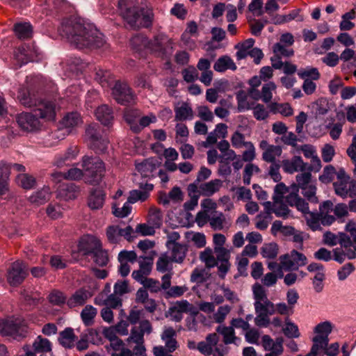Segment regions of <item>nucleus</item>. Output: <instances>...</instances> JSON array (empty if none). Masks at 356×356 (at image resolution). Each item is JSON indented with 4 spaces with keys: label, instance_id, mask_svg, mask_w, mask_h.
I'll list each match as a JSON object with an SVG mask.
<instances>
[{
    "label": "nucleus",
    "instance_id": "obj_1",
    "mask_svg": "<svg viewBox=\"0 0 356 356\" xmlns=\"http://www.w3.org/2000/svg\"><path fill=\"white\" fill-rule=\"evenodd\" d=\"M17 99L26 107L35 106L33 113H22L18 115L17 122L19 126L27 131H33L39 129L40 119L54 120L56 115V105L54 102L44 99L38 101L33 97L26 88H20Z\"/></svg>",
    "mask_w": 356,
    "mask_h": 356
},
{
    "label": "nucleus",
    "instance_id": "obj_2",
    "mask_svg": "<svg viewBox=\"0 0 356 356\" xmlns=\"http://www.w3.org/2000/svg\"><path fill=\"white\" fill-rule=\"evenodd\" d=\"M118 13L125 26L133 30L152 26L154 13L151 8L140 6L138 0H119Z\"/></svg>",
    "mask_w": 356,
    "mask_h": 356
},
{
    "label": "nucleus",
    "instance_id": "obj_3",
    "mask_svg": "<svg viewBox=\"0 0 356 356\" xmlns=\"http://www.w3.org/2000/svg\"><path fill=\"white\" fill-rule=\"evenodd\" d=\"M59 33L67 42L74 44H99L106 42L104 35L93 27H85L75 19L63 21Z\"/></svg>",
    "mask_w": 356,
    "mask_h": 356
},
{
    "label": "nucleus",
    "instance_id": "obj_4",
    "mask_svg": "<svg viewBox=\"0 0 356 356\" xmlns=\"http://www.w3.org/2000/svg\"><path fill=\"white\" fill-rule=\"evenodd\" d=\"M346 230L350 233V237L346 234H339V244L341 249L335 248L333 250L334 259L339 262L342 263L345 257L348 259H353L356 258V224L353 221L348 222L346 225Z\"/></svg>",
    "mask_w": 356,
    "mask_h": 356
},
{
    "label": "nucleus",
    "instance_id": "obj_5",
    "mask_svg": "<svg viewBox=\"0 0 356 356\" xmlns=\"http://www.w3.org/2000/svg\"><path fill=\"white\" fill-rule=\"evenodd\" d=\"M82 167L85 171V181L90 184H98L104 176L105 167L98 157L85 156L82 158Z\"/></svg>",
    "mask_w": 356,
    "mask_h": 356
},
{
    "label": "nucleus",
    "instance_id": "obj_6",
    "mask_svg": "<svg viewBox=\"0 0 356 356\" xmlns=\"http://www.w3.org/2000/svg\"><path fill=\"white\" fill-rule=\"evenodd\" d=\"M27 332V324L20 316H10L0 320V333L14 339L23 337Z\"/></svg>",
    "mask_w": 356,
    "mask_h": 356
},
{
    "label": "nucleus",
    "instance_id": "obj_7",
    "mask_svg": "<svg viewBox=\"0 0 356 356\" xmlns=\"http://www.w3.org/2000/svg\"><path fill=\"white\" fill-rule=\"evenodd\" d=\"M86 136L90 148L97 153L104 152L107 149L108 138L103 135V132L98 125H90L86 129Z\"/></svg>",
    "mask_w": 356,
    "mask_h": 356
},
{
    "label": "nucleus",
    "instance_id": "obj_8",
    "mask_svg": "<svg viewBox=\"0 0 356 356\" xmlns=\"http://www.w3.org/2000/svg\"><path fill=\"white\" fill-rule=\"evenodd\" d=\"M334 328V325L328 321L318 323L314 328V337L312 346L318 350L326 348L329 343V335Z\"/></svg>",
    "mask_w": 356,
    "mask_h": 356
},
{
    "label": "nucleus",
    "instance_id": "obj_9",
    "mask_svg": "<svg viewBox=\"0 0 356 356\" xmlns=\"http://www.w3.org/2000/svg\"><path fill=\"white\" fill-rule=\"evenodd\" d=\"M256 317L255 324L259 327H268L270 323L269 316L275 313V305L269 300L263 302H254Z\"/></svg>",
    "mask_w": 356,
    "mask_h": 356
},
{
    "label": "nucleus",
    "instance_id": "obj_10",
    "mask_svg": "<svg viewBox=\"0 0 356 356\" xmlns=\"http://www.w3.org/2000/svg\"><path fill=\"white\" fill-rule=\"evenodd\" d=\"M82 123L80 114L77 112H71L66 114L61 120L62 129L52 133L51 137L63 140L66 134L72 132V129Z\"/></svg>",
    "mask_w": 356,
    "mask_h": 356
},
{
    "label": "nucleus",
    "instance_id": "obj_11",
    "mask_svg": "<svg viewBox=\"0 0 356 356\" xmlns=\"http://www.w3.org/2000/svg\"><path fill=\"white\" fill-rule=\"evenodd\" d=\"M83 242L92 245V247L86 248V253H91L94 261L97 265L104 266L107 264L108 261L107 252L101 248V242L97 237L91 235L87 236L83 239Z\"/></svg>",
    "mask_w": 356,
    "mask_h": 356
},
{
    "label": "nucleus",
    "instance_id": "obj_12",
    "mask_svg": "<svg viewBox=\"0 0 356 356\" xmlns=\"http://www.w3.org/2000/svg\"><path fill=\"white\" fill-rule=\"evenodd\" d=\"M280 268L285 270H296L299 267L304 266L307 263V259L305 254L296 250H292L288 254L280 257Z\"/></svg>",
    "mask_w": 356,
    "mask_h": 356
},
{
    "label": "nucleus",
    "instance_id": "obj_13",
    "mask_svg": "<svg viewBox=\"0 0 356 356\" xmlns=\"http://www.w3.org/2000/svg\"><path fill=\"white\" fill-rule=\"evenodd\" d=\"M112 94L114 99L123 105L134 102L135 95L126 83L116 81L112 88Z\"/></svg>",
    "mask_w": 356,
    "mask_h": 356
},
{
    "label": "nucleus",
    "instance_id": "obj_14",
    "mask_svg": "<svg viewBox=\"0 0 356 356\" xmlns=\"http://www.w3.org/2000/svg\"><path fill=\"white\" fill-rule=\"evenodd\" d=\"M27 275V267L22 261H16L9 268L7 274L8 283L17 286L22 283Z\"/></svg>",
    "mask_w": 356,
    "mask_h": 356
},
{
    "label": "nucleus",
    "instance_id": "obj_15",
    "mask_svg": "<svg viewBox=\"0 0 356 356\" xmlns=\"http://www.w3.org/2000/svg\"><path fill=\"white\" fill-rule=\"evenodd\" d=\"M15 57L21 65L28 62H38L42 59L35 46H19L15 53Z\"/></svg>",
    "mask_w": 356,
    "mask_h": 356
},
{
    "label": "nucleus",
    "instance_id": "obj_16",
    "mask_svg": "<svg viewBox=\"0 0 356 356\" xmlns=\"http://www.w3.org/2000/svg\"><path fill=\"white\" fill-rule=\"evenodd\" d=\"M24 172L25 167L18 163L0 161V195L7 190V180L11 171Z\"/></svg>",
    "mask_w": 356,
    "mask_h": 356
},
{
    "label": "nucleus",
    "instance_id": "obj_17",
    "mask_svg": "<svg viewBox=\"0 0 356 356\" xmlns=\"http://www.w3.org/2000/svg\"><path fill=\"white\" fill-rule=\"evenodd\" d=\"M284 339L277 337L274 341L269 335H264L261 337V344L264 350L269 351L265 356H280L284 351Z\"/></svg>",
    "mask_w": 356,
    "mask_h": 356
},
{
    "label": "nucleus",
    "instance_id": "obj_18",
    "mask_svg": "<svg viewBox=\"0 0 356 356\" xmlns=\"http://www.w3.org/2000/svg\"><path fill=\"white\" fill-rule=\"evenodd\" d=\"M161 162L156 158H149L136 164L137 171L144 177H154L157 174V170Z\"/></svg>",
    "mask_w": 356,
    "mask_h": 356
},
{
    "label": "nucleus",
    "instance_id": "obj_19",
    "mask_svg": "<svg viewBox=\"0 0 356 356\" xmlns=\"http://www.w3.org/2000/svg\"><path fill=\"white\" fill-rule=\"evenodd\" d=\"M293 52L291 46H274L273 56L270 58L273 67L277 70L282 69L284 64L282 59L291 56Z\"/></svg>",
    "mask_w": 356,
    "mask_h": 356
},
{
    "label": "nucleus",
    "instance_id": "obj_20",
    "mask_svg": "<svg viewBox=\"0 0 356 356\" xmlns=\"http://www.w3.org/2000/svg\"><path fill=\"white\" fill-rule=\"evenodd\" d=\"M282 165L285 172L293 174L296 172H303L306 169L307 164L300 156H294L291 159L283 160Z\"/></svg>",
    "mask_w": 356,
    "mask_h": 356
},
{
    "label": "nucleus",
    "instance_id": "obj_21",
    "mask_svg": "<svg viewBox=\"0 0 356 356\" xmlns=\"http://www.w3.org/2000/svg\"><path fill=\"white\" fill-rule=\"evenodd\" d=\"M91 296L92 293L90 291L85 289H79L67 300L66 303L70 308L81 307L83 305Z\"/></svg>",
    "mask_w": 356,
    "mask_h": 356
},
{
    "label": "nucleus",
    "instance_id": "obj_22",
    "mask_svg": "<svg viewBox=\"0 0 356 356\" xmlns=\"http://www.w3.org/2000/svg\"><path fill=\"white\" fill-rule=\"evenodd\" d=\"M264 211L256 217V227L260 230L266 229L272 220V202L269 201L263 203Z\"/></svg>",
    "mask_w": 356,
    "mask_h": 356
},
{
    "label": "nucleus",
    "instance_id": "obj_23",
    "mask_svg": "<svg viewBox=\"0 0 356 356\" xmlns=\"http://www.w3.org/2000/svg\"><path fill=\"white\" fill-rule=\"evenodd\" d=\"M154 186L152 184H145L141 186L138 190H132L129 193L128 200L131 204L137 202H144L149 197V193L153 190Z\"/></svg>",
    "mask_w": 356,
    "mask_h": 356
},
{
    "label": "nucleus",
    "instance_id": "obj_24",
    "mask_svg": "<svg viewBox=\"0 0 356 356\" xmlns=\"http://www.w3.org/2000/svg\"><path fill=\"white\" fill-rule=\"evenodd\" d=\"M175 337L176 332L172 327L165 328L161 334V339L165 343V347L169 353L175 351L177 348V341Z\"/></svg>",
    "mask_w": 356,
    "mask_h": 356
},
{
    "label": "nucleus",
    "instance_id": "obj_25",
    "mask_svg": "<svg viewBox=\"0 0 356 356\" xmlns=\"http://www.w3.org/2000/svg\"><path fill=\"white\" fill-rule=\"evenodd\" d=\"M79 193V188L74 184H63L58 188V196L65 200H73Z\"/></svg>",
    "mask_w": 356,
    "mask_h": 356
},
{
    "label": "nucleus",
    "instance_id": "obj_26",
    "mask_svg": "<svg viewBox=\"0 0 356 356\" xmlns=\"http://www.w3.org/2000/svg\"><path fill=\"white\" fill-rule=\"evenodd\" d=\"M175 120L178 121L192 120L193 118V109L186 102L177 104L175 108Z\"/></svg>",
    "mask_w": 356,
    "mask_h": 356
},
{
    "label": "nucleus",
    "instance_id": "obj_27",
    "mask_svg": "<svg viewBox=\"0 0 356 356\" xmlns=\"http://www.w3.org/2000/svg\"><path fill=\"white\" fill-rule=\"evenodd\" d=\"M95 116L102 124L108 126L113 120L112 109L107 105H102L95 111Z\"/></svg>",
    "mask_w": 356,
    "mask_h": 356
},
{
    "label": "nucleus",
    "instance_id": "obj_28",
    "mask_svg": "<svg viewBox=\"0 0 356 356\" xmlns=\"http://www.w3.org/2000/svg\"><path fill=\"white\" fill-rule=\"evenodd\" d=\"M13 31L19 40H26L32 37L33 27L29 22L16 23L13 26Z\"/></svg>",
    "mask_w": 356,
    "mask_h": 356
},
{
    "label": "nucleus",
    "instance_id": "obj_29",
    "mask_svg": "<svg viewBox=\"0 0 356 356\" xmlns=\"http://www.w3.org/2000/svg\"><path fill=\"white\" fill-rule=\"evenodd\" d=\"M51 191L48 186L43 187L33 193L29 198L31 204L40 205L47 202L51 197Z\"/></svg>",
    "mask_w": 356,
    "mask_h": 356
},
{
    "label": "nucleus",
    "instance_id": "obj_30",
    "mask_svg": "<svg viewBox=\"0 0 356 356\" xmlns=\"http://www.w3.org/2000/svg\"><path fill=\"white\" fill-rule=\"evenodd\" d=\"M170 248L171 250L169 257L172 261L181 263L186 257L187 251L186 246L180 243H173Z\"/></svg>",
    "mask_w": 356,
    "mask_h": 356
},
{
    "label": "nucleus",
    "instance_id": "obj_31",
    "mask_svg": "<svg viewBox=\"0 0 356 356\" xmlns=\"http://www.w3.org/2000/svg\"><path fill=\"white\" fill-rule=\"evenodd\" d=\"M217 332L221 334L223 337V341L225 344L234 343L238 344L240 341L235 336L234 330L232 326L227 327L224 325H220L217 328Z\"/></svg>",
    "mask_w": 356,
    "mask_h": 356
},
{
    "label": "nucleus",
    "instance_id": "obj_32",
    "mask_svg": "<svg viewBox=\"0 0 356 356\" xmlns=\"http://www.w3.org/2000/svg\"><path fill=\"white\" fill-rule=\"evenodd\" d=\"M104 193L101 189L94 190L88 198V207L91 209H99L102 207L104 202Z\"/></svg>",
    "mask_w": 356,
    "mask_h": 356
},
{
    "label": "nucleus",
    "instance_id": "obj_33",
    "mask_svg": "<svg viewBox=\"0 0 356 356\" xmlns=\"http://www.w3.org/2000/svg\"><path fill=\"white\" fill-rule=\"evenodd\" d=\"M222 186V181L216 179L210 181L202 184L200 186V191L204 196H211L218 192Z\"/></svg>",
    "mask_w": 356,
    "mask_h": 356
},
{
    "label": "nucleus",
    "instance_id": "obj_34",
    "mask_svg": "<svg viewBox=\"0 0 356 356\" xmlns=\"http://www.w3.org/2000/svg\"><path fill=\"white\" fill-rule=\"evenodd\" d=\"M76 338L72 328H66L59 334L58 341L60 345L66 348H71L74 346Z\"/></svg>",
    "mask_w": 356,
    "mask_h": 356
},
{
    "label": "nucleus",
    "instance_id": "obj_35",
    "mask_svg": "<svg viewBox=\"0 0 356 356\" xmlns=\"http://www.w3.org/2000/svg\"><path fill=\"white\" fill-rule=\"evenodd\" d=\"M350 179L347 181H336L333 183L335 193L345 199L350 197Z\"/></svg>",
    "mask_w": 356,
    "mask_h": 356
},
{
    "label": "nucleus",
    "instance_id": "obj_36",
    "mask_svg": "<svg viewBox=\"0 0 356 356\" xmlns=\"http://www.w3.org/2000/svg\"><path fill=\"white\" fill-rule=\"evenodd\" d=\"M52 176L56 179L64 178L70 180H79L83 177V170L77 167L71 168L67 172H55Z\"/></svg>",
    "mask_w": 356,
    "mask_h": 356
},
{
    "label": "nucleus",
    "instance_id": "obj_37",
    "mask_svg": "<svg viewBox=\"0 0 356 356\" xmlns=\"http://www.w3.org/2000/svg\"><path fill=\"white\" fill-rule=\"evenodd\" d=\"M78 154V150L76 147L69 148L63 155L57 156L55 158L54 164L57 167H63L67 164V161H71Z\"/></svg>",
    "mask_w": 356,
    "mask_h": 356
},
{
    "label": "nucleus",
    "instance_id": "obj_38",
    "mask_svg": "<svg viewBox=\"0 0 356 356\" xmlns=\"http://www.w3.org/2000/svg\"><path fill=\"white\" fill-rule=\"evenodd\" d=\"M34 351L38 353H47L51 351V343L49 339L38 336L33 343Z\"/></svg>",
    "mask_w": 356,
    "mask_h": 356
},
{
    "label": "nucleus",
    "instance_id": "obj_39",
    "mask_svg": "<svg viewBox=\"0 0 356 356\" xmlns=\"http://www.w3.org/2000/svg\"><path fill=\"white\" fill-rule=\"evenodd\" d=\"M209 224L213 230H222L226 225L225 216L222 212L214 211L211 213Z\"/></svg>",
    "mask_w": 356,
    "mask_h": 356
},
{
    "label": "nucleus",
    "instance_id": "obj_40",
    "mask_svg": "<svg viewBox=\"0 0 356 356\" xmlns=\"http://www.w3.org/2000/svg\"><path fill=\"white\" fill-rule=\"evenodd\" d=\"M96 80L104 88H110L113 82V78L110 72L99 69L96 72Z\"/></svg>",
    "mask_w": 356,
    "mask_h": 356
},
{
    "label": "nucleus",
    "instance_id": "obj_41",
    "mask_svg": "<svg viewBox=\"0 0 356 356\" xmlns=\"http://www.w3.org/2000/svg\"><path fill=\"white\" fill-rule=\"evenodd\" d=\"M213 68L218 72H224L227 70H234L236 66L233 60L228 56H222L218 59L214 64Z\"/></svg>",
    "mask_w": 356,
    "mask_h": 356
},
{
    "label": "nucleus",
    "instance_id": "obj_42",
    "mask_svg": "<svg viewBox=\"0 0 356 356\" xmlns=\"http://www.w3.org/2000/svg\"><path fill=\"white\" fill-rule=\"evenodd\" d=\"M282 148L277 145H271L270 148L263 152V159L268 163H275L276 158L282 154Z\"/></svg>",
    "mask_w": 356,
    "mask_h": 356
},
{
    "label": "nucleus",
    "instance_id": "obj_43",
    "mask_svg": "<svg viewBox=\"0 0 356 356\" xmlns=\"http://www.w3.org/2000/svg\"><path fill=\"white\" fill-rule=\"evenodd\" d=\"M321 213L314 212H307L305 216L307 225L313 230L316 231L321 229Z\"/></svg>",
    "mask_w": 356,
    "mask_h": 356
},
{
    "label": "nucleus",
    "instance_id": "obj_44",
    "mask_svg": "<svg viewBox=\"0 0 356 356\" xmlns=\"http://www.w3.org/2000/svg\"><path fill=\"white\" fill-rule=\"evenodd\" d=\"M261 254L267 259H273L278 254V246L275 243H265L261 248Z\"/></svg>",
    "mask_w": 356,
    "mask_h": 356
},
{
    "label": "nucleus",
    "instance_id": "obj_45",
    "mask_svg": "<svg viewBox=\"0 0 356 356\" xmlns=\"http://www.w3.org/2000/svg\"><path fill=\"white\" fill-rule=\"evenodd\" d=\"M162 222L163 216L161 210L155 207L150 208L147 222L152 225L155 228H158L162 225Z\"/></svg>",
    "mask_w": 356,
    "mask_h": 356
},
{
    "label": "nucleus",
    "instance_id": "obj_46",
    "mask_svg": "<svg viewBox=\"0 0 356 356\" xmlns=\"http://www.w3.org/2000/svg\"><path fill=\"white\" fill-rule=\"evenodd\" d=\"M97 314V309L92 305H86L81 313V317L83 323L88 326L92 324L93 319Z\"/></svg>",
    "mask_w": 356,
    "mask_h": 356
},
{
    "label": "nucleus",
    "instance_id": "obj_47",
    "mask_svg": "<svg viewBox=\"0 0 356 356\" xmlns=\"http://www.w3.org/2000/svg\"><path fill=\"white\" fill-rule=\"evenodd\" d=\"M140 115L139 110L132 108H127L124 113V118L125 121L130 126L131 129L133 131V126L136 125L138 122V118Z\"/></svg>",
    "mask_w": 356,
    "mask_h": 356
},
{
    "label": "nucleus",
    "instance_id": "obj_48",
    "mask_svg": "<svg viewBox=\"0 0 356 356\" xmlns=\"http://www.w3.org/2000/svg\"><path fill=\"white\" fill-rule=\"evenodd\" d=\"M172 260L168 253L161 254L156 262V269L158 271L165 273L172 269Z\"/></svg>",
    "mask_w": 356,
    "mask_h": 356
},
{
    "label": "nucleus",
    "instance_id": "obj_49",
    "mask_svg": "<svg viewBox=\"0 0 356 356\" xmlns=\"http://www.w3.org/2000/svg\"><path fill=\"white\" fill-rule=\"evenodd\" d=\"M298 74L299 77L304 79V81L317 80L320 76L319 72L316 68L309 67L299 70Z\"/></svg>",
    "mask_w": 356,
    "mask_h": 356
},
{
    "label": "nucleus",
    "instance_id": "obj_50",
    "mask_svg": "<svg viewBox=\"0 0 356 356\" xmlns=\"http://www.w3.org/2000/svg\"><path fill=\"white\" fill-rule=\"evenodd\" d=\"M272 213H274L277 217L287 218L290 216V210L283 202L272 203Z\"/></svg>",
    "mask_w": 356,
    "mask_h": 356
},
{
    "label": "nucleus",
    "instance_id": "obj_51",
    "mask_svg": "<svg viewBox=\"0 0 356 356\" xmlns=\"http://www.w3.org/2000/svg\"><path fill=\"white\" fill-rule=\"evenodd\" d=\"M147 275L144 274L141 270H134L132 273L133 278L137 282L143 284L145 286H151V284L156 285V288L159 287V282H156L152 279L147 278Z\"/></svg>",
    "mask_w": 356,
    "mask_h": 356
},
{
    "label": "nucleus",
    "instance_id": "obj_52",
    "mask_svg": "<svg viewBox=\"0 0 356 356\" xmlns=\"http://www.w3.org/2000/svg\"><path fill=\"white\" fill-rule=\"evenodd\" d=\"M156 122V117L154 114L151 113L148 115L142 117L141 118L139 119L138 122H137V124L133 126V131L136 133L139 132L145 127Z\"/></svg>",
    "mask_w": 356,
    "mask_h": 356
},
{
    "label": "nucleus",
    "instance_id": "obj_53",
    "mask_svg": "<svg viewBox=\"0 0 356 356\" xmlns=\"http://www.w3.org/2000/svg\"><path fill=\"white\" fill-rule=\"evenodd\" d=\"M131 204L128 200L121 208H118L116 204H113L112 207L113 215L118 218L127 217L131 211Z\"/></svg>",
    "mask_w": 356,
    "mask_h": 356
},
{
    "label": "nucleus",
    "instance_id": "obj_54",
    "mask_svg": "<svg viewBox=\"0 0 356 356\" xmlns=\"http://www.w3.org/2000/svg\"><path fill=\"white\" fill-rule=\"evenodd\" d=\"M248 95L247 93L241 90L236 94V100L238 103V111L243 112L250 108V104L248 100Z\"/></svg>",
    "mask_w": 356,
    "mask_h": 356
},
{
    "label": "nucleus",
    "instance_id": "obj_55",
    "mask_svg": "<svg viewBox=\"0 0 356 356\" xmlns=\"http://www.w3.org/2000/svg\"><path fill=\"white\" fill-rule=\"evenodd\" d=\"M276 89V85L270 81L264 84L261 89V99L265 103H268L271 101L273 97V92Z\"/></svg>",
    "mask_w": 356,
    "mask_h": 356
},
{
    "label": "nucleus",
    "instance_id": "obj_56",
    "mask_svg": "<svg viewBox=\"0 0 356 356\" xmlns=\"http://www.w3.org/2000/svg\"><path fill=\"white\" fill-rule=\"evenodd\" d=\"M17 182L25 189H31L35 184V179L27 174H19L17 176Z\"/></svg>",
    "mask_w": 356,
    "mask_h": 356
},
{
    "label": "nucleus",
    "instance_id": "obj_57",
    "mask_svg": "<svg viewBox=\"0 0 356 356\" xmlns=\"http://www.w3.org/2000/svg\"><path fill=\"white\" fill-rule=\"evenodd\" d=\"M283 332L289 338H298L300 337L298 327L293 323L286 321Z\"/></svg>",
    "mask_w": 356,
    "mask_h": 356
},
{
    "label": "nucleus",
    "instance_id": "obj_58",
    "mask_svg": "<svg viewBox=\"0 0 356 356\" xmlns=\"http://www.w3.org/2000/svg\"><path fill=\"white\" fill-rule=\"evenodd\" d=\"M271 110L275 113H279L284 116H290L293 114V108L289 104L274 103L270 106Z\"/></svg>",
    "mask_w": 356,
    "mask_h": 356
},
{
    "label": "nucleus",
    "instance_id": "obj_59",
    "mask_svg": "<svg viewBox=\"0 0 356 356\" xmlns=\"http://www.w3.org/2000/svg\"><path fill=\"white\" fill-rule=\"evenodd\" d=\"M106 236L110 243H117L120 241V227L111 225L107 228Z\"/></svg>",
    "mask_w": 356,
    "mask_h": 356
},
{
    "label": "nucleus",
    "instance_id": "obj_60",
    "mask_svg": "<svg viewBox=\"0 0 356 356\" xmlns=\"http://www.w3.org/2000/svg\"><path fill=\"white\" fill-rule=\"evenodd\" d=\"M127 342L130 344L134 343L135 344L144 343V336L143 333L140 332L139 328L134 326L131 330L129 337L127 339Z\"/></svg>",
    "mask_w": 356,
    "mask_h": 356
},
{
    "label": "nucleus",
    "instance_id": "obj_61",
    "mask_svg": "<svg viewBox=\"0 0 356 356\" xmlns=\"http://www.w3.org/2000/svg\"><path fill=\"white\" fill-rule=\"evenodd\" d=\"M288 192V188L283 183L277 184L274 188V195L273 197L275 202H284V195Z\"/></svg>",
    "mask_w": 356,
    "mask_h": 356
},
{
    "label": "nucleus",
    "instance_id": "obj_62",
    "mask_svg": "<svg viewBox=\"0 0 356 356\" xmlns=\"http://www.w3.org/2000/svg\"><path fill=\"white\" fill-rule=\"evenodd\" d=\"M200 259L208 267H213L217 264V261L213 256V252L209 248L205 249L200 254Z\"/></svg>",
    "mask_w": 356,
    "mask_h": 356
},
{
    "label": "nucleus",
    "instance_id": "obj_63",
    "mask_svg": "<svg viewBox=\"0 0 356 356\" xmlns=\"http://www.w3.org/2000/svg\"><path fill=\"white\" fill-rule=\"evenodd\" d=\"M187 237L190 239L197 248H202L206 245L205 235L200 232H191L188 233Z\"/></svg>",
    "mask_w": 356,
    "mask_h": 356
},
{
    "label": "nucleus",
    "instance_id": "obj_64",
    "mask_svg": "<svg viewBox=\"0 0 356 356\" xmlns=\"http://www.w3.org/2000/svg\"><path fill=\"white\" fill-rule=\"evenodd\" d=\"M303 195L311 202L317 203L318 198L316 196V187L312 184L302 188Z\"/></svg>",
    "mask_w": 356,
    "mask_h": 356
}]
</instances>
